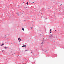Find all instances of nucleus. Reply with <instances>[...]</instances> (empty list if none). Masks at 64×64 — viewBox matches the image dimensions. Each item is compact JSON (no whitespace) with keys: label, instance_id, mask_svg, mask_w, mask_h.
Listing matches in <instances>:
<instances>
[{"label":"nucleus","instance_id":"7ed1b4c3","mask_svg":"<svg viewBox=\"0 0 64 64\" xmlns=\"http://www.w3.org/2000/svg\"><path fill=\"white\" fill-rule=\"evenodd\" d=\"M53 36V35H51V37H52Z\"/></svg>","mask_w":64,"mask_h":64},{"label":"nucleus","instance_id":"6ab92c4d","mask_svg":"<svg viewBox=\"0 0 64 64\" xmlns=\"http://www.w3.org/2000/svg\"><path fill=\"white\" fill-rule=\"evenodd\" d=\"M26 51H27V50H26Z\"/></svg>","mask_w":64,"mask_h":64},{"label":"nucleus","instance_id":"0eeeda50","mask_svg":"<svg viewBox=\"0 0 64 64\" xmlns=\"http://www.w3.org/2000/svg\"><path fill=\"white\" fill-rule=\"evenodd\" d=\"M24 28H22V30H24Z\"/></svg>","mask_w":64,"mask_h":64},{"label":"nucleus","instance_id":"9b49d317","mask_svg":"<svg viewBox=\"0 0 64 64\" xmlns=\"http://www.w3.org/2000/svg\"><path fill=\"white\" fill-rule=\"evenodd\" d=\"M26 8H27L28 7H26Z\"/></svg>","mask_w":64,"mask_h":64},{"label":"nucleus","instance_id":"4468645a","mask_svg":"<svg viewBox=\"0 0 64 64\" xmlns=\"http://www.w3.org/2000/svg\"><path fill=\"white\" fill-rule=\"evenodd\" d=\"M50 31H51V29H50Z\"/></svg>","mask_w":64,"mask_h":64},{"label":"nucleus","instance_id":"2eb2a0df","mask_svg":"<svg viewBox=\"0 0 64 64\" xmlns=\"http://www.w3.org/2000/svg\"><path fill=\"white\" fill-rule=\"evenodd\" d=\"M50 34H52V32H50Z\"/></svg>","mask_w":64,"mask_h":64},{"label":"nucleus","instance_id":"9d476101","mask_svg":"<svg viewBox=\"0 0 64 64\" xmlns=\"http://www.w3.org/2000/svg\"><path fill=\"white\" fill-rule=\"evenodd\" d=\"M21 40V39H20V41Z\"/></svg>","mask_w":64,"mask_h":64},{"label":"nucleus","instance_id":"a211bd4d","mask_svg":"<svg viewBox=\"0 0 64 64\" xmlns=\"http://www.w3.org/2000/svg\"><path fill=\"white\" fill-rule=\"evenodd\" d=\"M50 39H51L50 37Z\"/></svg>","mask_w":64,"mask_h":64},{"label":"nucleus","instance_id":"aec40b11","mask_svg":"<svg viewBox=\"0 0 64 64\" xmlns=\"http://www.w3.org/2000/svg\"><path fill=\"white\" fill-rule=\"evenodd\" d=\"M55 31H56V30H55Z\"/></svg>","mask_w":64,"mask_h":64},{"label":"nucleus","instance_id":"39448f33","mask_svg":"<svg viewBox=\"0 0 64 64\" xmlns=\"http://www.w3.org/2000/svg\"><path fill=\"white\" fill-rule=\"evenodd\" d=\"M20 39H21V38H18V40H19Z\"/></svg>","mask_w":64,"mask_h":64},{"label":"nucleus","instance_id":"f3484780","mask_svg":"<svg viewBox=\"0 0 64 64\" xmlns=\"http://www.w3.org/2000/svg\"><path fill=\"white\" fill-rule=\"evenodd\" d=\"M2 52H3V51H2Z\"/></svg>","mask_w":64,"mask_h":64},{"label":"nucleus","instance_id":"ddd939ff","mask_svg":"<svg viewBox=\"0 0 64 64\" xmlns=\"http://www.w3.org/2000/svg\"><path fill=\"white\" fill-rule=\"evenodd\" d=\"M34 2H32V4H34Z\"/></svg>","mask_w":64,"mask_h":64},{"label":"nucleus","instance_id":"f257e3e1","mask_svg":"<svg viewBox=\"0 0 64 64\" xmlns=\"http://www.w3.org/2000/svg\"><path fill=\"white\" fill-rule=\"evenodd\" d=\"M41 44L42 45H43L44 44V43L43 42H42V43H41Z\"/></svg>","mask_w":64,"mask_h":64},{"label":"nucleus","instance_id":"6e6552de","mask_svg":"<svg viewBox=\"0 0 64 64\" xmlns=\"http://www.w3.org/2000/svg\"><path fill=\"white\" fill-rule=\"evenodd\" d=\"M4 48H5V49H6L7 48V47H4Z\"/></svg>","mask_w":64,"mask_h":64},{"label":"nucleus","instance_id":"f03ea898","mask_svg":"<svg viewBox=\"0 0 64 64\" xmlns=\"http://www.w3.org/2000/svg\"><path fill=\"white\" fill-rule=\"evenodd\" d=\"M4 45V44H2V45L1 46H2Z\"/></svg>","mask_w":64,"mask_h":64},{"label":"nucleus","instance_id":"f8f14e48","mask_svg":"<svg viewBox=\"0 0 64 64\" xmlns=\"http://www.w3.org/2000/svg\"><path fill=\"white\" fill-rule=\"evenodd\" d=\"M18 14V16H19V14Z\"/></svg>","mask_w":64,"mask_h":64},{"label":"nucleus","instance_id":"423d86ee","mask_svg":"<svg viewBox=\"0 0 64 64\" xmlns=\"http://www.w3.org/2000/svg\"><path fill=\"white\" fill-rule=\"evenodd\" d=\"M29 4V3L28 2H27L26 3L27 5H28V4Z\"/></svg>","mask_w":64,"mask_h":64},{"label":"nucleus","instance_id":"20e7f679","mask_svg":"<svg viewBox=\"0 0 64 64\" xmlns=\"http://www.w3.org/2000/svg\"><path fill=\"white\" fill-rule=\"evenodd\" d=\"M24 47H26V48H27V47L26 46L24 45Z\"/></svg>","mask_w":64,"mask_h":64},{"label":"nucleus","instance_id":"1a4fd4ad","mask_svg":"<svg viewBox=\"0 0 64 64\" xmlns=\"http://www.w3.org/2000/svg\"><path fill=\"white\" fill-rule=\"evenodd\" d=\"M24 46H22V47L23 48V47H24Z\"/></svg>","mask_w":64,"mask_h":64},{"label":"nucleus","instance_id":"dca6fc26","mask_svg":"<svg viewBox=\"0 0 64 64\" xmlns=\"http://www.w3.org/2000/svg\"><path fill=\"white\" fill-rule=\"evenodd\" d=\"M29 11H30V10H29Z\"/></svg>","mask_w":64,"mask_h":64}]
</instances>
